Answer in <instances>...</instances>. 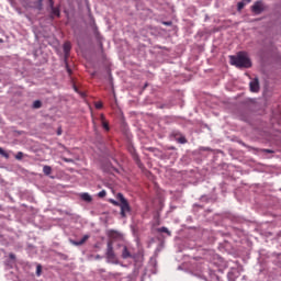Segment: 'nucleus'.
<instances>
[{"mask_svg":"<svg viewBox=\"0 0 281 281\" xmlns=\"http://www.w3.org/2000/svg\"><path fill=\"white\" fill-rule=\"evenodd\" d=\"M231 65L237 67V69H249L251 67V59L247 56V53L239 52L237 55L229 56Z\"/></svg>","mask_w":281,"mask_h":281,"instance_id":"1","label":"nucleus"},{"mask_svg":"<svg viewBox=\"0 0 281 281\" xmlns=\"http://www.w3.org/2000/svg\"><path fill=\"white\" fill-rule=\"evenodd\" d=\"M116 199L120 201L119 207H121V216L122 218H126V214H131V205L128 204V200H126L122 193H117Z\"/></svg>","mask_w":281,"mask_h":281,"instance_id":"2","label":"nucleus"},{"mask_svg":"<svg viewBox=\"0 0 281 281\" xmlns=\"http://www.w3.org/2000/svg\"><path fill=\"white\" fill-rule=\"evenodd\" d=\"M105 257L106 262L117 265V255H115V250H113V240H109L106 244Z\"/></svg>","mask_w":281,"mask_h":281,"instance_id":"3","label":"nucleus"},{"mask_svg":"<svg viewBox=\"0 0 281 281\" xmlns=\"http://www.w3.org/2000/svg\"><path fill=\"white\" fill-rule=\"evenodd\" d=\"M250 10L252 14L258 15V14H262V12H267V10H269V5H267L265 1L258 0L250 7Z\"/></svg>","mask_w":281,"mask_h":281,"instance_id":"4","label":"nucleus"},{"mask_svg":"<svg viewBox=\"0 0 281 281\" xmlns=\"http://www.w3.org/2000/svg\"><path fill=\"white\" fill-rule=\"evenodd\" d=\"M249 87L252 93H258L260 91V80L258 79V77L249 82Z\"/></svg>","mask_w":281,"mask_h":281,"instance_id":"5","label":"nucleus"},{"mask_svg":"<svg viewBox=\"0 0 281 281\" xmlns=\"http://www.w3.org/2000/svg\"><path fill=\"white\" fill-rule=\"evenodd\" d=\"M50 8V19L54 20V16H60V9L54 7V0H49Z\"/></svg>","mask_w":281,"mask_h":281,"instance_id":"6","label":"nucleus"},{"mask_svg":"<svg viewBox=\"0 0 281 281\" xmlns=\"http://www.w3.org/2000/svg\"><path fill=\"white\" fill-rule=\"evenodd\" d=\"M87 240H89V235H85L80 240L69 239V243H70V245H74L75 247H80L83 244H86Z\"/></svg>","mask_w":281,"mask_h":281,"instance_id":"7","label":"nucleus"},{"mask_svg":"<svg viewBox=\"0 0 281 281\" xmlns=\"http://www.w3.org/2000/svg\"><path fill=\"white\" fill-rule=\"evenodd\" d=\"M80 199H82V201H86V203H91L93 201V198H91V194L89 193H80Z\"/></svg>","mask_w":281,"mask_h":281,"instance_id":"8","label":"nucleus"},{"mask_svg":"<svg viewBox=\"0 0 281 281\" xmlns=\"http://www.w3.org/2000/svg\"><path fill=\"white\" fill-rule=\"evenodd\" d=\"M69 52H71V44L69 42H66L64 44V54H65V56H69Z\"/></svg>","mask_w":281,"mask_h":281,"instance_id":"9","label":"nucleus"},{"mask_svg":"<svg viewBox=\"0 0 281 281\" xmlns=\"http://www.w3.org/2000/svg\"><path fill=\"white\" fill-rule=\"evenodd\" d=\"M131 251H128V248L126 246L123 247V251H122V258H124V260H126L127 258H131Z\"/></svg>","mask_w":281,"mask_h":281,"instance_id":"10","label":"nucleus"},{"mask_svg":"<svg viewBox=\"0 0 281 281\" xmlns=\"http://www.w3.org/2000/svg\"><path fill=\"white\" fill-rule=\"evenodd\" d=\"M157 232H158L159 234H167L168 236H171V234H172V233H170V231H169L168 227H166V226H162V227H160V228H157Z\"/></svg>","mask_w":281,"mask_h":281,"instance_id":"11","label":"nucleus"},{"mask_svg":"<svg viewBox=\"0 0 281 281\" xmlns=\"http://www.w3.org/2000/svg\"><path fill=\"white\" fill-rule=\"evenodd\" d=\"M43 172H44V175H45L46 177H49V176L52 175V167L45 165V166L43 167Z\"/></svg>","mask_w":281,"mask_h":281,"instance_id":"12","label":"nucleus"},{"mask_svg":"<svg viewBox=\"0 0 281 281\" xmlns=\"http://www.w3.org/2000/svg\"><path fill=\"white\" fill-rule=\"evenodd\" d=\"M33 8H35V10H43V0H37L34 2Z\"/></svg>","mask_w":281,"mask_h":281,"instance_id":"13","label":"nucleus"},{"mask_svg":"<svg viewBox=\"0 0 281 281\" xmlns=\"http://www.w3.org/2000/svg\"><path fill=\"white\" fill-rule=\"evenodd\" d=\"M227 278L229 281H235L236 278H238V276H236V272L231 271V272H228Z\"/></svg>","mask_w":281,"mask_h":281,"instance_id":"14","label":"nucleus"},{"mask_svg":"<svg viewBox=\"0 0 281 281\" xmlns=\"http://www.w3.org/2000/svg\"><path fill=\"white\" fill-rule=\"evenodd\" d=\"M32 106L33 109H41V106H43V102H41V100H35Z\"/></svg>","mask_w":281,"mask_h":281,"instance_id":"15","label":"nucleus"},{"mask_svg":"<svg viewBox=\"0 0 281 281\" xmlns=\"http://www.w3.org/2000/svg\"><path fill=\"white\" fill-rule=\"evenodd\" d=\"M109 236L110 238H119L120 233L117 231H110Z\"/></svg>","mask_w":281,"mask_h":281,"instance_id":"16","label":"nucleus"},{"mask_svg":"<svg viewBox=\"0 0 281 281\" xmlns=\"http://www.w3.org/2000/svg\"><path fill=\"white\" fill-rule=\"evenodd\" d=\"M0 155L4 157V159H10V154L0 147Z\"/></svg>","mask_w":281,"mask_h":281,"instance_id":"17","label":"nucleus"},{"mask_svg":"<svg viewBox=\"0 0 281 281\" xmlns=\"http://www.w3.org/2000/svg\"><path fill=\"white\" fill-rule=\"evenodd\" d=\"M102 126L105 131H109V123L104 122V115H101Z\"/></svg>","mask_w":281,"mask_h":281,"instance_id":"18","label":"nucleus"},{"mask_svg":"<svg viewBox=\"0 0 281 281\" xmlns=\"http://www.w3.org/2000/svg\"><path fill=\"white\" fill-rule=\"evenodd\" d=\"M104 196H106V191L102 190L98 193L99 199H104Z\"/></svg>","mask_w":281,"mask_h":281,"instance_id":"19","label":"nucleus"},{"mask_svg":"<svg viewBox=\"0 0 281 281\" xmlns=\"http://www.w3.org/2000/svg\"><path fill=\"white\" fill-rule=\"evenodd\" d=\"M23 153L22 151H19L16 155H15V159H18V161H21V159H23Z\"/></svg>","mask_w":281,"mask_h":281,"instance_id":"20","label":"nucleus"},{"mask_svg":"<svg viewBox=\"0 0 281 281\" xmlns=\"http://www.w3.org/2000/svg\"><path fill=\"white\" fill-rule=\"evenodd\" d=\"M243 8H245V2H238V3H237V10H238V12H240V10H243Z\"/></svg>","mask_w":281,"mask_h":281,"instance_id":"21","label":"nucleus"},{"mask_svg":"<svg viewBox=\"0 0 281 281\" xmlns=\"http://www.w3.org/2000/svg\"><path fill=\"white\" fill-rule=\"evenodd\" d=\"M42 271H43V267L41 265H37V267H36V276H41Z\"/></svg>","mask_w":281,"mask_h":281,"instance_id":"22","label":"nucleus"},{"mask_svg":"<svg viewBox=\"0 0 281 281\" xmlns=\"http://www.w3.org/2000/svg\"><path fill=\"white\" fill-rule=\"evenodd\" d=\"M179 144H187L188 139H186V137H180L178 138Z\"/></svg>","mask_w":281,"mask_h":281,"instance_id":"23","label":"nucleus"},{"mask_svg":"<svg viewBox=\"0 0 281 281\" xmlns=\"http://www.w3.org/2000/svg\"><path fill=\"white\" fill-rule=\"evenodd\" d=\"M110 203H112V205H116L117 207H120V202H117L113 199L110 200Z\"/></svg>","mask_w":281,"mask_h":281,"instance_id":"24","label":"nucleus"},{"mask_svg":"<svg viewBox=\"0 0 281 281\" xmlns=\"http://www.w3.org/2000/svg\"><path fill=\"white\" fill-rule=\"evenodd\" d=\"M66 164H74V159L71 158H63Z\"/></svg>","mask_w":281,"mask_h":281,"instance_id":"25","label":"nucleus"},{"mask_svg":"<svg viewBox=\"0 0 281 281\" xmlns=\"http://www.w3.org/2000/svg\"><path fill=\"white\" fill-rule=\"evenodd\" d=\"M261 153H268L270 155H272V153H274L272 149H261Z\"/></svg>","mask_w":281,"mask_h":281,"instance_id":"26","label":"nucleus"},{"mask_svg":"<svg viewBox=\"0 0 281 281\" xmlns=\"http://www.w3.org/2000/svg\"><path fill=\"white\" fill-rule=\"evenodd\" d=\"M95 109H102V102H97L95 103Z\"/></svg>","mask_w":281,"mask_h":281,"instance_id":"27","label":"nucleus"},{"mask_svg":"<svg viewBox=\"0 0 281 281\" xmlns=\"http://www.w3.org/2000/svg\"><path fill=\"white\" fill-rule=\"evenodd\" d=\"M9 258H10L11 260H16V256H15L14 254H10V255H9Z\"/></svg>","mask_w":281,"mask_h":281,"instance_id":"28","label":"nucleus"},{"mask_svg":"<svg viewBox=\"0 0 281 281\" xmlns=\"http://www.w3.org/2000/svg\"><path fill=\"white\" fill-rule=\"evenodd\" d=\"M66 69H67V71H68V74H71V68H69V65H68V64H66Z\"/></svg>","mask_w":281,"mask_h":281,"instance_id":"29","label":"nucleus"},{"mask_svg":"<svg viewBox=\"0 0 281 281\" xmlns=\"http://www.w3.org/2000/svg\"><path fill=\"white\" fill-rule=\"evenodd\" d=\"M94 260H102V256L97 255V256L94 257Z\"/></svg>","mask_w":281,"mask_h":281,"instance_id":"30","label":"nucleus"},{"mask_svg":"<svg viewBox=\"0 0 281 281\" xmlns=\"http://www.w3.org/2000/svg\"><path fill=\"white\" fill-rule=\"evenodd\" d=\"M164 25L170 26V25H172V22H171V21H169V22H164Z\"/></svg>","mask_w":281,"mask_h":281,"instance_id":"31","label":"nucleus"},{"mask_svg":"<svg viewBox=\"0 0 281 281\" xmlns=\"http://www.w3.org/2000/svg\"><path fill=\"white\" fill-rule=\"evenodd\" d=\"M57 135H63V130H58Z\"/></svg>","mask_w":281,"mask_h":281,"instance_id":"32","label":"nucleus"},{"mask_svg":"<svg viewBox=\"0 0 281 281\" xmlns=\"http://www.w3.org/2000/svg\"><path fill=\"white\" fill-rule=\"evenodd\" d=\"M251 2V0H247V3Z\"/></svg>","mask_w":281,"mask_h":281,"instance_id":"33","label":"nucleus"},{"mask_svg":"<svg viewBox=\"0 0 281 281\" xmlns=\"http://www.w3.org/2000/svg\"><path fill=\"white\" fill-rule=\"evenodd\" d=\"M0 43H3V41L0 38Z\"/></svg>","mask_w":281,"mask_h":281,"instance_id":"34","label":"nucleus"}]
</instances>
